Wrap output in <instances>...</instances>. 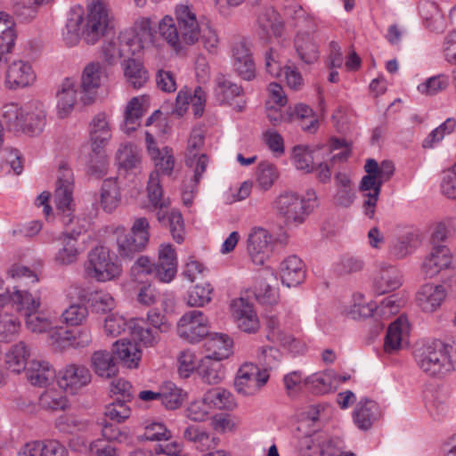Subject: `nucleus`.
<instances>
[{"mask_svg": "<svg viewBox=\"0 0 456 456\" xmlns=\"http://www.w3.org/2000/svg\"><path fill=\"white\" fill-rule=\"evenodd\" d=\"M145 141L147 153L155 168L149 175L148 199L153 206L163 208L167 202L163 195L159 175H172L175 164L174 151L168 146H159L150 132L145 133Z\"/></svg>", "mask_w": 456, "mask_h": 456, "instance_id": "f257e3e1", "label": "nucleus"}, {"mask_svg": "<svg viewBox=\"0 0 456 456\" xmlns=\"http://www.w3.org/2000/svg\"><path fill=\"white\" fill-rule=\"evenodd\" d=\"M317 206L318 198L313 189H308L304 197L294 191H284L273 202L277 216L286 225L293 226L303 224Z\"/></svg>", "mask_w": 456, "mask_h": 456, "instance_id": "f03ea898", "label": "nucleus"}, {"mask_svg": "<svg viewBox=\"0 0 456 456\" xmlns=\"http://www.w3.org/2000/svg\"><path fill=\"white\" fill-rule=\"evenodd\" d=\"M120 51L127 60L124 64V73L134 88L142 86V20H137L134 25L121 32Z\"/></svg>", "mask_w": 456, "mask_h": 456, "instance_id": "7ed1b4c3", "label": "nucleus"}, {"mask_svg": "<svg viewBox=\"0 0 456 456\" xmlns=\"http://www.w3.org/2000/svg\"><path fill=\"white\" fill-rule=\"evenodd\" d=\"M452 351V346L441 340H434L417 349L415 359L423 372L431 377H442L454 369Z\"/></svg>", "mask_w": 456, "mask_h": 456, "instance_id": "20e7f679", "label": "nucleus"}, {"mask_svg": "<svg viewBox=\"0 0 456 456\" xmlns=\"http://www.w3.org/2000/svg\"><path fill=\"white\" fill-rule=\"evenodd\" d=\"M86 276L98 282L115 281L122 273V265L118 256L104 246L92 248L84 265Z\"/></svg>", "mask_w": 456, "mask_h": 456, "instance_id": "39448f33", "label": "nucleus"}, {"mask_svg": "<svg viewBox=\"0 0 456 456\" xmlns=\"http://www.w3.org/2000/svg\"><path fill=\"white\" fill-rule=\"evenodd\" d=\"M289 235L284 230H252L248 236V251L252 261L262 265L277 247L289 243Z\"/></svg>", "mask_w": 456, "mask_h": 456, "instance_id": "423d86ee", "label": "nucleus"}, {"mask_svg": "<svg viewBox=\"0 0 456 456\" xmlns=\"http://www.w3.org/2000/svg\"><path fill=\"white\" fill-rule=\"evenodd\" d=\"M74 175L66 164L60 165L54 191V203L63 225H69L74 217Z\"/></svg>", "mask_w": 456, "mask_h": 456, "instance_id": "0eeeda50", "label": "nucleus"}, {"mask_svg": "<svg viewBox=\"0 0 456 456\" xmlns=\"http://www.w3.org/2000/svg\"><path fill=\"white\" fill-rule=\"evenodd\" d=\"M177 273V258L175 248L170 244H162L159 250V263L151 264L144 256V274L153 275L161 282L168 283Z\"/></svg>", "mask_w": 456, "mask_h": 456, "instance_id": "6e6552de", "label": "nucleus"}, {"mask_svg": "<svg viewBox=\"0 0 456 456\" xmlns=\"http://www.w3.org/2000/svg\"><path fill=\"white\" fill-rule=\"evenodd\" d=\"M177 333L190 343H198L209 334L208 318L202 311H188L177 322Z\"/></svg>", "mask_w": 456, "mask_h": 456, "instance_id": "1a4fd4ad", "label": "nucleus"}, {"mask_svg": "<svg viewBox=\"0 0 456 456\" xmlns=\"http://www.w3.org/2000/svg\"><path fill=\"white\" fill-rule=\"evenodd\" d=\"M109 14L102 0H93L88 4L86 23L83 34L87 44H95L109 27Z\"/></svg>", "mask_w": 456, "mask_h": 456, "instance_id": "9d476101", "label": "nucleus"}, {"mask_svg": "<svg viewBox=\"0 0 456 456\" xmlns=\"http://www.w3.org/2000/svg\"><path fill=\"white\" fill-rule=\"evenodd\" d=\"M269 373L252 362H246L238 370L234 386L245 396L254 395L267 383Z\"/></svg>", "mask_w": 456, "mask_h": 456, "instance_id": "9b49d317", "label": "nucleus"}, {"mask_svg": "<svg viewBox=\"0 0 456 456\" xmlns=\"http://www.w3.org/2000/svg\"><path fill=\"white\" fill-rule=\"evenodd\" d=\"M92 380L89 369L80 364H68L57 373V383L60 388L70 395H76L88 386Z\"/></svg>", "mask_w": 456, "mask_h": 456, "instance_id": "f8f14e48", "label": "nucleus"}, {"mask_svg": "<svg viewBox=\"0 0 456 456\" xmlns=\"http://www.w3.org/2000/svg\"><path fill=\"white\" fill-rule=\"evenodd\" d=\"M244 90L241 86L228 79L224 75H219L215 80L214 96L220 105L233 106V109L240 112L244 110L246 102L242 100Z\"/></svg>", "mask_w": 456, "mask_h": 456, "instance_id": "ddd939ff", "label": "nucleus"}, {"mask_svg": "<svg viewBox=\"0 0 456 456\" xmlns=\"http://www.w3.org/2000/svg\"><path fill=\"white\" fill-rule=\"evenodd\" d=\"M177 27L184 46L192 45L199 41L200 28L192 8L187 4H179L175 8Z\"/></svg>", "mask_w": 456, "mask_h": 456, "instance_id": "4468645a", "label": "nucleus"}, {"mask_svg": "<svg viewBox=\"0 0 456 456\" xmlns=\"http://www.w3.org/2000/svg\"><path fill=\"white\" fill-rule=\"evenodd\" d=\"M231 313L237 327L246 333H255L260 327L253 305L246 299L235 298L231 303Z\"/></svg>", "mask_w": 456, "mask_h": 456, "instance_id": "2eb2a0df", "label": "nucleus"}, {"mask_svg": "<svg viewBox=\"0 0 456 456\" xmlns=\"http://www.w3.org/2000/svg\"><path fill=\"white\" fill-rule=\"evenodd\" d=\"M104 69L100 63L92 62L86 66L81 77L80 99L84 104L94 102L97 89L101 86Z\"/></svg>", "mask_w": 456, "mask_h": 456, "instance_id": "dca6fc26", "label": "nucleus"}, {"mask_svg": "<svg viewBox=\"0 0 456 456\" xmlns=\"http://www.w3.org/2000/svg\"><path fill=\"white\" fill-rule=\"evenodd\" d=\"M142 332L141 338L130 336V338H123L118 340L113 345V354L128 368H136L142 357Z\"/></svg>", "mask_w": 456, "mask_h": 456, "instance_id": "f3484780", "label": "nucleus"}, {"mask_svg": "<svg viewBox=\"0 0 456 456\" xmlns=\"http://www.w3.org/2000/svg\"><path fill=\"white\" fill-rule=\"evenodd\" d=\"M36 80V74L29 61L16 60L6 71L5 84L9 89L26 87Z\"/></svg>", "mask_w": 456, "mask_h": 456, "instance_id": "a211bd4d", "label": "nucleus"}, {"mask_svg": "<svg viewBox=\"0 0 456 456\" xmlns=\"http://www.w3.org/2000/svg\"><path fill=\"white\" fill-rule=\"evenodd\" d=\"M403 284V277L400 271L394 265L381 263L373 278V289L382 295L395 290Z\"/></svg>", "mask_w": 456, "mask_h": 456, "instance_id": "6ab92c4d", "label": "nucleus"}, {"mask_svg": "<svg viewBox=\"0 0 456 456\" xmlns=\"http://www.w3.org/2000/svg\"><path fill=\"white\" fill-rule=\"evenodd\" d=\"M142 320L140 318H131L126 321L124 316L118 314H109L104 321L103 330L107 336L118 337L126 330L129 336L141 338L142 331Z\"/></svg>", "mask_w": 456, "mask_h": 456, "instance_id": "aec40b11", "label": "nucleus"}, {"mask_svg": "<svg viewBox=\"0 0 456 456\" xmlns=\"http://www.w3.org/2000/svg\"><path fill=\"white\" fill-rule=\"evenodd\" d=\"M31 356V346L24 341L12 345L4 354V368L15 374L26 370Z\"/></svg>", "mask_w": 456, "mask_h": 456, "instance_id": "412c9836", "label": "nucleus"}, {"mask_svg": "<svg viewBox=\"0 0 456 456\" xmlns=\"http://www.w3.org/2000/svg\"><path fill=\"white\" fill-rule=\"evenodd\" d=\"M232 66L242 79L250 81L256 77V67L252 54L245 42H238L232 46Z\"/></svg>", "mask_w": 456, "mask_h": 456, "instance_id": "4be33fe9", "label": "nucleus"}, {"mask_svg": "<svg viewBox=\"0 0 456 456\" xmlns=\"http://www.w3.org/2000/svg\"><path fill=\"white\" fill-rule=\"evenodd\" d=\"M24 117L23 132L31 135L40 134L45 125V110L38 101H31L22 107Z\"/></svg>", "mask_w": 456, "mask_h": 456, "instance_id": "5701e85b", "label": "nucleus"}, {"mask_svg": "<svg viewBox=\"0 0 456 456\" xmlns=\"http://www.w3.org/2000/svg\"><path fill=\"white\" fill-rule=\"evenodd\" d=\"M26 376L28 381L37 387H47L55 379L57 373L53 366L45 360L33 359L29 362L28 367L26 369Z\"/></svg>", "mask_w": 456, "mask_h": 456, "instance_id": "b1692460", "label": "nucleus"}, {"mask_svg": "<svg viewBox=\"0 0 456 456\" xmlns=\"http://www.w3.org/2000/svg\"><path fill=\"white\" fill-rule=\"evenodd\" d=\"M446 292L443 285L426 284L416 296L417 305L425 313L436 312L444 301Z\"/></svg>", "mask_w": 456, "mask_h": 456, "instance_id": "393cba45", "label": "nucleus"}, {"mask_svg": "<svg viewBox=\"0 0 456 456\" xmlns=\"http://www.w3.org/2000/svg\"><path fill=\"white\" fill-rule=\"evenodd\" d=\"M281 282L288 288L301 284L305 279V270L303 261L297 256H289L280 265Z\"/></svg>", "mask_w": 456, "mask_h": 456, "instance_id": "a878e982", "label": "nucleus"}, {"mask_svg": "<svg viewBox=\"0 0 456 456\" xmlns=\"http://www.w3.org/2000/svg\"><path fill=\"white\" fill-rule=\"evenodd\" d=\"M381 417L378 403L370 399L360 400L353 412L354 424L362 430L370 429Z\"/></svg>", "mask_w": 456, "mask_h": 456, "instance_id": "bb28decb", "label": "nucleus"}, {"mask_svg": "<svg viewBox=\"0 0 456 456\" xmlns=\"http://www.w3.org/2000/svg\"><path fill=\"white\" fill-rule=\"evenodd\" d=\"M142 123V96L132 97L125 106L120 129L131 135Z\"/></svg>", "mask_w": 456, "mask_h": 456, "instance_id": "cd10ccee", "label": "nucleus"}, {"mask_svg": "<svg viewBox=\"0 0 456 456\" xmlns=\"http://www.w3.org/2000/svg\"><path fill=\"white\" fill-rule=\"evenodd\" d=\"M9 304L24 318L33 311L41 308L42 301L39 296L33 295L28 290L13 287Z\"/></svg>", "mask_w": 456, "mask_h": 456, "instance_id": "c85d7f7f", "label": "nucleus"}, {"mask_svg": "<svg viewBox=\"0 0 456 456\" xmlns=\"http://www.w3.org/2000/svg\"><path fill=\"white\" fill-rule=\"evenodd\" d=\"M452 254L449 248H442L440 250L431 248L421 265L422 273L427 278L436 276L442 270L450 267Z\"/></svg>", "mask_w": 456, "mask_h": 456, "instance_id": "c756f323", "label": "nucleus"}, {"mask_svg": "<svg viewBox=\"0 0 456 456\" xmlns=\"http://www.w3.org/2000/svg\"><path fill=\"white\" fill-rule=\"evenodd\" d=\"M92 149H104L111 138V130L105 113L97 114L89 125Z\"/></svg>", "mask_w": 456, "mask_h": 456, "instance_id": "7c9ffc66", "label": "nucleus"}, {"mask_svg": "<svg viewBox=\"0 0 456 456\" xmlns=\"http://www.w3.org/2000/svg\"><path fill=\"white\" fill-rule=\"evenodd\" d=\"M298 58L305 64H313L319 58L318 45L311 32H298L294 40Z\"/></svg>", "mask_w": 456, "mask_h": 456, "instance_id": "2f4dec72", "label": "nucleus"}, {"mask_svg": "<svg viewBox=\"0 0 456 456\" xmlns=\"http://www.w3.org/2000/svg\"><path fill=\"white\" fill-rule=\"evenodd\" d=\"M77 86L72 78H66L57 93V114L61 118L68 117L73 110L77 98Z\"/></svg>", "mask_w": 456, "mask_h": 456, "instance_id": "473e14b6", "label": "nucleus"}, {"mask_svg": "<svg viewBox=\"0 0 456 456\" xmlns=\"http://www.w3.org/2000/svg\"><path fill=\"white\" fill-rule=\"evenodd\" d=\"M53 342L58 349H64L68 346L75 348H84L88 346L92 342L91 330L87 328L79 330L75 335L71 331H64L61 335L58 331H54L52 335Z\"/></svg>", "mask_w": 456, "mask_h": 456, "instance_id": "72a5a7b5", "label": "nucleus"}, {"mask_svg": "<svg viewBox=\"0 0 456 456\" xmlns=\"http://www.w3.org/2000/svg\"><path fill=\"white\" fill-rule=\"evenodd\" d=\"M119 254L133 258L142 248V230H121L117 238Z\"/></svg>", "mask_w": 456, "mask_h": 456, "instance_id": "f704fd0d", "label": "nucleus"}, {"mask_svg": "<svg viewBox=\"0 0 456 456\" xmlns=\"http://www.w3.org/2000/svg\"><path fill=\"white\" fill-rule=\"evenodd\" d=\"M383 183H384L380 182V179L375 175H365L362 178L360 190L366 198L363 202V207L365 208V214L369 217H372L374 215L375 207Z\"/></svg>", "mask_w": 456, "mask_h": 456, "instance_id": "c9c22d12", "label": "nucleus"}, {"mask_svg": "<svg viewBox=\"0 0 456 456\" xmlns=\"http://www.w3.org/2000/svg\"><path fill=\"white\" fill-rule=\"evenodd\" d=\"M91 367L94 373L102 379H111L118 371L112 354L106 350H98L92 354Z\"/></svg>", "mask_w": 456, "mask_h": 456, "instance_id": "e433bc0d", "label": "nucleus"}, {"mask_svg": "<svg viewBox=\"0 0 456 456\" xmlns=\"http://www.w3.org/2000/svg\"><path fill=\"white\" fill-rule=\"evenodd\" d=\"M408 332V320L405 316L401 315L387 329L384 342L385 352L393 354L397 351L401 347L403 337Z\"/></svg>", "mask_w": 456, "mask_h": 456, "instance_id": "4c0bfd02", "label": "nucleus"}, {"mask_svg": "<svg viewBox=\"0 0 456 456\" xmlns=\"http://www.w3.org/2000/svg\"><path fill=\"white\" fill-rule=\"evenodd\" d=\"M26 328L33 333H45L51 331L55 326V316L40 308L24 317Z\"/></svg>", "mask_w": 456, "mask_h": 456, "instance_id": "58836bf2", "label": "nucleus"}, {"mask_svg": "<svg viewBox=\"0 0 456 456\" xmlns=\"http://www.w3.org/2000/svg\"><path fill=\"white\" fill-rule=\"evenodd\" d=\"M257 24L268 35L273 33L275 37H281L284 23L279 13L273 7H265L257 16Z\"/></svg>", "mask_w": 456, "mask_h": 456, "instance_id": "ea45409f", "label": "nucleus"}, {"mask_svg": "<svg viewBox=\"0 0 456 456\" xmlns=\"http://www.w3.org/2000/svg\"><path fill=\"white\" fill-rule=\"evenodd\" d=\"M232 339L226 334L216 333L208 341V350L211 351V354L208 355L206 359L210 361L211 359L219 362L226 359L232 354Z\"/></svg>", "mask_w": 456, "mask_h": 456, "instance_id": "a19ab883", "label": "nucleus"}, {"mask_svg": "<svg viewBox=\"0 0 456 456\" xmlns=\"http://www.w3.org/2000/svg\"><path fill=\"white\" fill-rule=\"evenodd\" d=\"M92 236L88 230H63L57 237L59 246L83 251L91 242Z\"/></svg>", "mask_w": 456, "mask_h": 456, "instance_id": "79ce46f5", "label": "nucleus"}, {"mask_svg": "<svg viewBox=\"0 0 456 456\" xmlns=\"http://www.w3.org/2000/svg\"><path fill=\"white\" fill-rule=\"evenodd\" d=\"M417 246V236L413 232H406L392 240L390 254L396 259H403L412 254Z\"/></svg>", "mask_w": 456, "mask_h": 456, "instance_id": "37998d69", "label": "nucleus"}, {"mask_svg": "<svg viewBox=\"0 0 456 456\" xmlns=\"http://www.w3.org/2000/svg\"><path fill=\"white\" fill-rule=\"evenodd\" d=\"M183 437L197 444L201 451L214 449L219 444V438L210 437L209 434L197 426H188L183 432Z\"/></svg>", "mask_w": 456, "mask_h": 456, "instance_id": "c03bdc74", "label": "nucleus"}, {"mask_svg": "<svg viewBox=\"0 0 456 456\" xmlns=\"http://www.w3.org/2000/svg\"><path fill=\"white\" fill-rule=\"evenodd\" d=\"M159 29L162 37L177 53H183L185 52V46L183 42H182L178 27L171 17L166 16L163 18L159 22Z\"/></svg>", "mask_w": 456, "mask_h": 456, "instance_id": "a18cd8bd", "label": "nucleus"}, {"mask_svg": "<svg viewBox=\"0 0 456 456\" xmlns=\"http://www.w3.org/2000/svg\"><path fill=\"white\" fill-rule=\"evenodd\" d=\"M54 426L61 434L73 435L86 430L88 423L74 413H65L56 418Z\"/></svg>", "mask_w": 456, "mask_h": 456, "instance_id": "49530a36", "label": "nucleus"}, {"mask_svg": "<svg viewBox=\"0 0 456 456\" xmlns=\"http://www.w3.org/2000/svg\"><path fill=\"white\" fill-rule=\"evenodd\" d=\"M187 398V393L172 382L162 385V405L167 410H176Z\"/></svg>", "mask_w": 456, "mask_h": 456, "instance_id": "de8ad7c7", "label": "nucleus"}, {"mask_svg": "<svg viewBox=\"0 0 456 456\" xmlns=\"http://www.w3.org/2000/svg\"><path fill=\"white\" fill-rule=\"evenodd\" d=\"M21 328L20 321L15 315L7 312H0V341L11 342L20 333Z\"/></svg>", "mask_w": 456, "mask_h": 456, "instance_id": "09e8293b", "label": "nucleus"}, {"mask_svg": "<svg viewBox=\"0 0 456 456\" xmlns=\"http://www.w3.org/2000/svg\"><path fill=\"white\" fill-rule=\"evenodd\" d=\"M120 201V193L116 180L106 179L102 185L101 205L107 212H112Z\"/></svg>", "mask_w": 456, "mask_h": 456, "instance_id": "8fccbe9b", "label": "nucleus"}, {"mask_svg": "<svg viewBox=\"0 0 456 456\" xmlns=\"http://www.w3.org/2000/svg\"><path fill=\"white\" fill-rule=\"evenodd\" d=\"M41 408L46 411L65 410L69 406V400L62 392L57 389H47L38 398Z\"/></svg>", "mask_w": 456, "mask_h": 456, "instance_id": "3c124183", "label": "nucleus"}, {"mask_svg": "<svg viewBox=\"0 0 456 456\" xmlns=\"http://www.w3.org/2000/svg\"><path fill=\"white\" fill-rule=\"evenodd\" d=\"M205 401H208L210 407L232 410L236 406L233 395L222 387H215L205 393Z\"/></svg>", "mask_w": 456, "mask_h": 456, "instance_id": "603ef678", "label": "nucleus"}, {"mask_svg": "<svg viewBox=\"0 0 456 456\" xmlns=\"http://www.w3.org/2000/svg\"><path fill=\"white\" fill-rule=\"evenodd\" d=\"M139 151V148L131 142L121 144L116 154L118 165L126 170L135 167L141 159Z\"/></svg>", "mask_w": 456, "mask_h": 456, "instance_id": "864d4df0", "label": "nucleus"}, {"mask_svg": "<svg viewBox=\"0 0 456 456\" xmlns=\"http://www.w3.org/2000/svg\"><path fill=\"white\" fill-rule=\"evenodd\" d=\"M334 379L335 373L332 370H328L307 377L305 382L314 393L325 394L331 390Z\"/></svg>", "mask_w": 456, "mask_h": 456, "instance_id": "5fc2aeb1", "label": "nucleus"}, {"mask_svg": "<svg viewBox=\"0 0 456 456\" xmlns=\"http://www.w3.org/2000/svg\"><path fill=\"white\" fill-rule=\"evenodd\" d=\"M279 176L277 167L271 163L262 162L256 171V183L263 191H268Z\"/></svg>", "mask_w": 456, "mask_h": 456, "instance_id": "6e6d98bb", "label": "nucleus"}, {"mask_svg": "<svg viewBox=\"0 0 456 456\" xmlns=\"http://www.w3.org/2000/svg\"><path fill=\"white\" fill-rule=\"evenodd\" d=\"M3 119L10 130L22 131L24 128V117L22 107L15 103L6 104L3 107Z\"/></svg>", "mask_w": 456, "mask_h": 456, "instance_id": "4d7b16f0", "label": "nucleus"}, {"mask_svg": "<svg viewBox=\"0 0 456 456\" xmlns=\"http://www.w3.org/2000/svg\"><path fill=\"white\" fill-rule=\"evenodd\" d=\"M213 288L209 283L204 285L197 284L193 286L187 294L186 303L191 307H200L211 300Z\"/></svg>", "mask_w": 456, "mask_h": 456, "instance_id": "13d9d810", "label": "nucleus"}, {"mask_svg": "<svg viewBox=\"0 0 456 456\" xmlns=\"http://www.w3.org/2000/svg\"><path fill=\"white\" fill-rule=\"evenodd\" d=\"M454 128L455 121L452 118H447L443 124L428 134L422 142V147L425 149L434 148L445 135L452 134Z\"/></svg>", "mask_w": 456, "mask_h": 456, "instance_id": "bf43d9fd", "label": "nucleus"}, {"mask_svg": "<svg viewBox=\"0 0 456 456\" xmlns=\"http://www.w3.org/2000/svg\"><path fill=\"white\" fill-rule=\"evenodd\" d=\"M450 84L449 76L439 74L428 78L425 82L418 86V90L422 94L435 95L445 90Z\"/></svg>", "mask_w": 456, "mask_h": 456, "instance_id": "052dcab7", "label": "nucleus"}, {"mask_svg": "<svg viewBox=\"0 0 456 456\" xmlns=\"http://www.w3.org/2000/svg\"><path fill=\"white\" fill-rule=\"evenodd\" d=\"M107 156L103 149H92L87 162V171L96 177L103 176L107 172Z\"/></svg>", "mask_w": 456, "mask_h": 456, "instance_id": "680f3d73", "label": "nucleus"}, {"mask_svg": "<svg viewBox=\"0 0 456 456\" xmlns=\"http://www.w3.org/2000/svg\"><path fill=\"white\" fill-rule=\"evenodd\" d=\"M83 18L80 14H73L67 20L62 31L63 40L68 46L76 45L80 39V27Z\"/></svg>", "mask_w": 456, "mask_h": 456, "instance_id": "e2e57ef3", "label": "nucleus"}, {"mask_svg": "<svg viewBox=\"0 0 456 456\" xmlns=\"http://www.w3.org/2000/svg\"><path fill=\"white\" fill-rule=\"evenodd\" d=\"M88 304L92 311L96 313H106L116 306L114 297L106 291H95L91 294Z\"/></svg>", "mask_w": 456, "mask_h": 456, "instance_id": "0e129e2a", "label": "nucleus"}, {"mask_svg": "<svg viewBox=\"0 0 456 456\" xmlns=\"http://www.w3.org/2000/svg\"><path fill=\"white\" fill-rule=\"evenodd\" d=\"M6 275L17 281H25L26 283H37L39 278L37 273L28 266L15 263L11 265L7 271Z\"/></svg>", "mask_w": 456, "mask_h": 456, "instance_id": "69168bd1", "label": "nucleus"}, {"mask_svg": "<svg viewBox=\"0 0 456 456\" xmlns=\"http://www.w3.org/2000/svg\"><path fill=\"white\" fill-rule=\"evenodd\" d=\"M292 159L297 169L311 173L314 169V157L308 147L297 145L293 148Z\"/></svg>", "mask_w": 456, "mask_h": 456, "instance_id": "338daca9", "label": "nucleus"}, {"mask_svg": "<svg viewBox=\"0 0 456 456\" xmlns=\"http://www.w3.org/2000/svg\"><path fill=\"white\" fill-rule=\"evenodd\" d=\"M171 432L161 422H152L144 427V444H160L171 438Z\"/></svg>", "mask_w": 456, "mask_h": 456, "instance_id": "774afa93", "label": "nucleus"}]
</instances>
